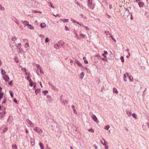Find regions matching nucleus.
<instances>
[{"label":"nucleus","instance_id":"nucleus-64","mask_svg":"<svg viewBox=\"0 0 149 149\" xmlns=\"http://www.w3.org/2000/svg\"><path fill=\"white\" fill-rule=\"evenodd\" d=\"M108 146H105V149H108Z\"/></svg>","mask_w":149,"mask_h":149},{"label":"nucleus","instance_id":"nucleus-39","mask_svg":"<svg viewBox=\"0 0 149 149\" xmlns=\"http://www.w3.org/2000/svg\"><path fill=\"white\" fill-rule=\"evenodd\" d=\"M49 41V39L48 38H47L45 40V42H48Z\"/></svg>","mask_w":149,"mask_h":149},{"label":"nucleus","instance_id":"nucleus-21","mask_svg":"<svg viewBox=\"0 0 149 149\" xmlns=\"http://www.w3.org/2000/svg\"><path fill=\"white\" fill-rule=\"evenodd\" d=\"M27 123L30 125H31L32 124V123L31 121L29 119H27L26 120Z\"/></svg>","mask_w":149,"mask_h":149},{"label":"nucleus","instance_id":"nucleus-53","mask_svg":"<svg viewBox=\"0 0 149 149\" xmlns=\"http://www.w3.org/2000/svg\"><path fill=\"white\" fill-rule=\"evenodd\" d=\"M71 20L73 23H75L76 22V21H75V20H74L72 18L71 19Z\"/></svg>","mask_w":149,"mask_h":149},{"label":"nucleus","instance_id":"nucleus-23","mask_svg":"<svg viewBox=\"0 0 149 149\" xmlns=\"http://www.w3.org/2000/svg\"><path fill=\"white\" fill-rule=\"evenodd\" d=\"M12 149H17V147L16 145H13L12 146Z\"/></svg>","mask_w":149,"mask_h":149},{"label":"nucleus","instance_id":"nucleus-12","mask_svg":"<svg viewBox=\"0 0 149 149\" xmlns=\"http://www.w3.org/2000/svg\"><path fill=\"white\" fill-rule=\"evenodd\" d=\"M84 72H82L80 75V78L81 79H82L83 78L84 76Z\"/></svg>","mask_w":149,"mask_h":149},{"label":"nucleus","instance_id":"nucleus-35","mask_svg":"<svg viewBox=\"0 0 149 149\" xmlns=\"http://www.w3.org/2000/svg\"><path fill=\"white\" fill-rule=\"evenodd\" d=\"M77 63V64L79 66H82V64L81 63H79V62L78 61V62Z\"/></svg>","mask_w":149,"mask_h":149},{"label":"nucleus","instance_id":"nucleus-4","mask_svg":"<svg viewBox=\"0 0 149 149\" xmlns=\"http://www.w3.org/2000/svg\"><path fill=\"white\" fill-rule=\"evenodd\" d=\"M130 14L129 10H125L123 16L125 18L126 17H128L130 15Z\"/></svg>","mask_w":149,"mask_h":149},{"label":"nucleus","instance_id":"nucleus-29","mask_svg":"<svg viewBox=\"0 0 149 149\" xmlns=\"http://www.w3.org/2000/svg\"><path fill=\"white\" fill-rule=\"evenodd\" d=\"M126 74H124V75H123L124 80L125 81H127V79H126Z\"/></svg>","mask_w":149,"mask_h":149},{"label":"nucleus","instance_id":"nucleus-33","mask_svg":"<svg viewBox=\"0 0 149 149\" xmlns=\"http://www.w3.org/2000/svg\"><path fill=\"white\" fill-rule=\"evenodd\" d=\"M120 59L121 60V61L122 62H124V58L122 56H121L120 57Z\"/></svg>","mask_w":149,"mask_h":149},{"label":"nucleus","instance_id":"nucleus-58","mask_svg":"<svg viewBox=\"0 0 149 149\" xmlns=\"http://www.w3.org/2000/svg\"><path fill=\"white\" fill-rule=\"evenodd\" d=\"M6 113V111H4V112H3L0 113V114H2V113H3L4 114Z\"/></svg>","mask_w":149,"mask_h":149},{"label":"nucleus","instance_id":"nucleus-31","mask_svg":"<svg viewBox=\"0 0 149 149\" xmlns=\"http://www.w3.org/2000/svg\"><path fill=\"white\" fill-rule=\"evenodd\" d=\"M132 117L136 119V115L135 113H133L132 114Z\"/></svg>","mask_w":149,"mask_h":149},{"label":"nucleus","instance_id":"nucleus-32","mask_svg":"<svg viewBox=\"0 0 149 149\" xmlns=\"http://www.w3.org/2000/svg\"><path fill=\"white\" fill-rule=\"evenodd\" d=\"M48 93V91L47 90H45V91H42V93L45 95H46V94L47 93Z\"/></svg>","mask_w":149,"mask_h":149},{"label":"nucleus","instance_id":"nucleus-20","mask_svg":"<svg viewBox=\"0 0 149 149\" xmlns=\"http://www.w3.org/2000/svg\"><path fill=\"white\" fill-rule=\"evenodd\" d=\"M128 77L130 80L132 82L133 81V77H132L130 75Z\"/></svg>","mask_w":149,"mask_h":149},{"label":"nucleus","instance_id":"nucleus-1","mask_svg":"<svg viewBox=\"0 0 149 149\" xmlns=\"http://www.w3.org/2000/svg\"><path fill=\"white\" fill-rule=\"evenodd\" d=\"M51 128L55 132H58L59 130V125L56 123H54L52 125Z\"/></svg>","mask_w":149,"mask_h":149},{"label":"nucleus","instance_id":"nucleus-49","mask_svg":"<svg viewBox=\"0 0 149 149\" xmlns=\"http://www.w3.org/2000/svg\"><path fill=\"white\" fill-rule=\"evenodd\" d=\"M36 66L37 67V68H40V65H38V64H36Z\"/></svg>","mask_w":149,"mask_h":149},{"label":"nucleus","instance_id":"nucleus-5","mask_svg":"<svg viewBox=\"0 0 149 149\" xmlns=\"http://www.w3.org/2000/svg\"><path fill=\"white\" fill-rule=\"evenodd\" d=\"M21 22L24 25V26H27L28 24H29V22L28 21H26L21 20Z\"/></svg>","mask_w":149,"mask_h":149},{"label":"nucleus","instance_id":"nucleus-36","mask_svg":"<svg viewBox=\"0 0 149 149\" xmlns=\"http://www.w3.org/2000/svg\"><path fill=\"white\" fill-rule=\"evenodd\" d=\"M84 27L86 28V30L88 31V30H90V29L88 28L87 26H84Z\"/></svg>","mask_w":149,"mask_h":149},{"label":"nucleus","instance_id":"nucleus-30","mask_svg":"<svg viewBox=\"0 0 149 149\" xmlns=\"http://www.w3.org/2000/svg\"><path fill=\"white\" fill-rule=\"evenodd\" d=\"M109 127H110V126L109 125H107L105 126L104 128H105V129L107 130H108L109 129Z\"/></svg>","mask_w":149,"mask_h":149},{"label":"nucleus","instance_id":"nucleus-55","mask_svg":"<svg viewBox=\"0 0 149 149\" xmlns=\"http://www.w3.org/2000/svg\"><path fill=\"white\" fill-rule=\"evenodd\" d=\"M1 90H2V88L1 87H0V95L1 94H2V91H1Z\"/></svg>","mask_w":149,"mask_h":149},{"label":"nucleus","instance_id":"nucleus-8","mask_svg":"<svg viewBox=\"0 0 149 149\" xmlns=\"http://www.w3.org/2000/svg\"><path fill=\"white\" fill-rule=\"evenodd\" d=\"M126 112L129 116H130L132 115V112L130 110H126Z\"/></svg>","mask_w":149,"mask_h":149},{"label":"nucleus","instance_id":"nucleus-40","mask_svg":"<svg viewBox=\"0 0 149 149\" xmlns=\"http://www.w3.org/2000/svg\"><path fill=\"white\" fill-rule=\"evenodd\" d=\"M8 130V128L7 127L5 128L3 130V132H5Z\"/></svg>","mask_w":149,"mask_h":149},{"label":"nucleus","instance_id":"nucleus-44","mask_svg":"<svg viewBox=\"0 0 149 149\" xmlns=\"http://www.w3.org/2000/svg\"><path fill=\"white\" fill-rule=\"evenodd\" d=\"M74 111V114H77V111H76L75 109H74L73 110Z\"/></svg>","mask_w":149,"mask_h":149},{"label":"nucleus","instance_id":"nucleus-7","mask_svg":"<svg viewBox=\"0 0 149 149\" xmlns=\"http://www.w3.org/2000/svg\"><path fill=\"white\" fill-rule=\"evenodd\" d=\"M92 119L95 122H97V117L95 115H93L91 116Z\"/></svg>","mask_w":149,"mask_h":149},{"label":"nucleus","instance_id":"nucleus-41","mask_svg":"<svg viewBox=\"0 0 149 149\" xmlns=\"http://www.w3.org/2000/svg\"><path fill=\"white\" fill-rule=\"evenodd\" d=\"M104 32L105 34H106L107 35H108L109 34V31H105Z\"/></svg>","mask_w":149,"mask_h":149},{"label":"nucleus","instance_id":"nucleus-19","mask_svg":"<svg viewBox=\"0 0 149 149\" xmlns=\"http://www.w3.org/2000/svg\"><path fill=\"white\" fill-rule=\"evenodd\" d=\"M113 92L114 93H115L116 94H117L118 93V91L116 88H115V87L113 88Z\"/></svg>","mask_w":149,"mask_h":149},{"label":"nucleus","instance_id":"nucleus-3","mask_svg":"<svg viewBox=\"0 0 149 149\" xmlns=\"http://www.w3.org/2000/svg\"><path fill=\"white\" fill-rule=\"evenodd\" d=\"M34 130L39 134H42L43 132V131L41 129H40V128L37 127H36L34 129Z\"/></svg>","mask_w":149,"mask_h":149},{"label":"nucleus","instance_id":"nucleus-25","mask_svg":"<svg viewBox=\"0 0 149 149\" xmlns=\"http://www.w3.org/2000/svg\"><path fill=\"white\" fill-rule=\"evenodd\" d=\"M32 13H41V12H40V11H37V10H33L32 11Z\"/></svg>","mask_w":149,"mask_h":149},{"label":"nucleus","instance_id":"nucleus-2","mask_svg":"<svg viewBox=\"0 0 149 149\" xmlns=\"http://www.w3.org/2000/svg\"><path fill=\"white\" fill-rule=\"evenodd\" d=\"M143 130L147 131L149 129V122H147L144 124L142 126Z\"/></svg>","mask_w":149,"mask_h":149},{"label":"nucleus","instance_id":"nucleus-57","mask_svg":"<svg viewBox=\"0 0 149 149\" xmlns=\"http://www.w3.org/2000/svg\"><path fill=\"white\" fill-rule=\"evenodd\" d=\"M12 83V81H10L8 83V84L9 85H11Z\"/></svg>","mask_w":149,"mask_h":149},{"label":"nucleus","instance_id":"nucleus-50","mask_svg":"<svg viewBox=\"0 0 149 149\" xmlns=\"http://www.w3.org/2000/svg\"><path fill=\"white\" fill-rule=\"evenodd\" d=\"M50 6L53 9H54V8L52 4L51 3H50Z\"/></svg>","mask_w":149,"mask_h":149},{"label":"nucleus","instance_id":"nucleus-24","mask_svg":"<svg viewBox=\"0 0 149 149\" xmlns=\"http://www.w3.org/2000/svg\"><path fill=\"white\" fill-rule=\"evenodd\" d=\"M80 36L83 38H84L86 36V35H85L81 33H80Z\"/></svg>","mask_w":149,"mask_h":149},{"label":"nucleus","instance_id":"nucleus-34","mask_svg":"<svg viewBox=\"0 0 149 149\" xmlns=\"http://www.w3.org/2000/svg\"><path fill=\"white\" fill-rule=\"evenodd\" d=\"M88 131H90L92 132H94V130L92 128H91L90 129H89L88 130Z\"/></svg>","mask_w":149,"mask_h":149},{"label":"nucleus","instance_id":"nucleus-17","mask_svg":"<svg viewBox=\"0 0 149 149\" xmlns=\"http://www.w3.org/2000/svg\"><path fill=\"white\" fill-rule=\"evenodd\" d=\"M108 53L107 51H104V53L102 54V55L104 57L106 58L107 56H106V55Z\"/></svg>","mask_w":149,"mask_h":149},{"label":"nucleus","instance_id":"nucleus-52","mask_svg":"<svg viewBox=\"0 0 149 149\" xmlns=\"http://www.w3.org/2000/svg\"><path fill=\"white\" fill-rule=\"evenodd\" d=\"M107 143V142H104V143H103V144H102L104 146H106V143Z\"/></svg>","mask_w":149,"mask_h":149},{"label":"nucleus","instance_id":"nucleus-42","mask_svg":"<svg viewBox=\"0 0 149 149\" xmlns=\"http://www.w3.org/2000/svg\"><path fill=\"white\" fill-rule=\"evenodd\" d=\"M65 28L66 31H69V30L67 26H65Z\"/></svg>","mask_w":149,"mask_h":149},{"label":"nucleus","instance_id":"nucleus-62","mask_svg":"<svg viewBox=\"0 0 149 149\" xmlns=\"http://www.w3.org/2000/svg\"><path fill=\"white\" fill-rule=\"evenodd\" d=\"M131 17H130V19H133V17H132V13L131 14Z\"/></svg>","mask_w":149,"mask_h":149},{"label":"nucleus","instance_id":"nucleus-38","mask_svg":"<svg viewBox=\"0 0 149 149\" xmlns=\"http://www.w3.org/2000/svg\"><path fill=\"white\" fill-rule=\"evenodd\" d=\"M52 88L53 90H54L55 89L56 86L53 85H51Z\"/></svg>","mask_w":149,"mask_h":149},{"label":"nucleus","instance_id":"nucleus-59","mask_svg":"<svg viewBox=\"0 0 149 149\" xmlns=\"http://www.w3.org/2000/svg\"><path fill=\"white\" fill-rule=\"evenodd\" d=\"M102 59L103 61H107L106 59L104 58H102Z\"/></svg>","mask_w":149,"mask_h":149},{"label":"nucleus","instance_id":"nucleus-18","mask_svg":"<svg viewBox=\"0 0 149 149\" xmlns=\"http://www.w3.org/2000/svg\"><path fill=\"white\" fill-rule=\"evenodd\" d=\"M1 74L2 75H4L6 74V72L4 70H3L2 69H1Z\"/></svg>","mask_w":149,"mask_h":149},{"label":"nucleus","instance_id":"nucleus-13","mask_svg":"<svg viewBox=\"0 0 149 149\" xmlns=\"http://www.w3.org/2000/svg\"><path fill=\"white\" fill-rule=\"evenodd\" d=\"M88 5L89 7H90L91 5L92 0H88Z\"/></svg>","mask_w":149,"mask_h":149},{"label":"nucleus","instance_id":"nucleus-46","mask_svg":"<svg viewBox=\"0 0 149 149\" xmlns=\"http://www.w3.org/2000/svg\"><path fill=\"white\" fill-rule=\"evenodd\" d=\"M6 99L4 98V100H3V101L2 102V104H4V103H5L6 102Z\"/></svg>","mask_w":149,"mask_h":149},{"label":"nucleus","instance_id":"nucleus-51","mask_svg":"<svg viewBox=\"0 0 149 149\" xmlns=\"http://www.w3.org/2000/svg\"><path fill=\"white\" fill-rule=\"evenodd\" d=\"M84 63L86 64H87L88 63V61L86 60H84Z\"/></svg>","mask_w":149,"mask_h":149},{"label":"nucleus","instance_id":"nucleus-45","mask_svg":"<svg viewBox=\"0 0 149 149\" xmlns=\"http://www.w3.org/2000/svg\"><path fill=\"white\" fill-rule=\"evenodd\" d=\"M13 102L16 103H17V101L16 99H14Z\"/></svg>","mask_w":149,"mask_h":149},{"label":"nucleus","instance_id":"nucleus-28","mask_svg":"<svg viewBox=\"0 0 149 149\" xmlns=\"http://www.w3.org/2000/svg\"><path fill=\"white\" fill-rule=\"evenodd\" d=\"M29 81V82H31V79L30 78V77L29 76H28L26 78Z\"/></svg>","mask_w":149,"mask_h":149},{"label":"nucleus","instance_id":"nucleus-10","mask_svg":"<svg viewBox=\"0 0 149 149\" xmlns=\"http://www.w3.org/2000/svg\"><path fill=\"white\" fill-rule=\"evenodd\" d=\"M61 21L64 23L65 22H68L69 21V19H61L59 21Z\"/></svg>","mask_w":149,"mask_h":149},{"label":"nucleus","instance_id":"nucleus-6","mask_svg":"<svg viewBox=\"0 0 149 149\" xmlns=\"http://www.w3.org/2000/svg\"><path fill=\"white\" fill-rule=\"evenodd\" d=\"M3 79L5 81H8V80L9 79V77L8 76L6 75H4L3 77Z\"/></svg>","mask_w":149,"mask_h":149},{"label":"nucleus","instance_id":"nucleus-11","mask_svg":"<svg viewBox=\"0 0 149 149\" xmlns=\"http://www.w3.org/2000/svg\"><path fill=\"white\" fill-rule=\"evenodd\" d=\"M27 26V28L31 30H33L34 29V27L31 25L28 24Z\"/></svg>","mask_w":149,"mask_h":149},{"label":"nucleus","instance_id":"nucleus-22","mask_svg":"<svg viewBox=\"0 0 149 149\" xmlns=\"http://www.w3.org/2000/svg\"><path fill=\"white\" fill-rule=\"evenodd\" d=\"M40 92V89H37L35 91V93L36 95H37Z\"/></svg>","mask_w":149,"mask_h":149},{"label":"nucleus","instance_id":"nucleus-60","mask_svg":"<svg viewBox=\"0 0 149 149\" xmlns=\"http://www.w3.org/2000/svg\"><path fill=\"white\" fill-rule=\"evenodd\" d=\"M48 84H49V86H51V85H52L50 82H48Z\"/></svg>","mask_w":149,"mask_h":149},{"label":"nucleus","instance_id":"nucleus-15","mask_svg":"<svg viewBox=\"0 0 149 149\" xmlns=\"http://www.w3.org/2000/svg\"><path fill=\"white\" fill-rule=\"evenodd\" d=\"M143 3L142 2H139L138 3V5L140 7H143Z\"/></svg>","mask_w":149,"mask_h":149},{"label":"nucleus","instance_id":"nucleus-9","mask_svg":"<svg viewBox=\"0 0 149 149\" xmlns=\"http://www.w3.org/2000/svg\"><path fill=\"white\" fill-rule=\"evenodd\" d=\"M31 146H33L34 145V139L33 138L31 139Z\"/></svg>","mask_w":149,"mask_h":149},{"label":"nucleus","instance_id":"nucleus-54","mask_svg":"<svg viewBox=\"0 0 149 149\" xmlns=\"http://www.w3.org/2000/svg\"><path fill=\"white\" fill-rule=\"evenodd\" d=\"M14 59L15 60V62H16L17 63H18L19 61H18L16 59V58H14Z\"/></svg>","mask_w":149,"mask_h":149},{"label":"nucleus","instance_id":"nucleus-47","mask_svg":"<svg viewBox=\"0 0 149 149\" xmlns=\"http://www.w3.org/2000/svg\"><path fill=\"white\" fill-rule=\"evenodd\" d=\"M81 15L82 16V17L83 19H86V17L85 16H84L82 14H81Z\"/></svg>","mask_w":149,"mask_h":149},{"label":"nucleus","instance_id":"nucleus-16","mask_svg":"<svg viewBox=\"0 0 149 149\" xmlns=\"http://www.w3.org/2000/svg\"><path fill=\"white\" fill-rule=\"evenodd\" d=\"M39 144L41 149H44V145L42 143L40 142Z\"/></svg>","mask_w":149,"mask_h":149},{"label":"nucleus","instance_id":"nucleus-63","mask_svg":"<svg viewBox=\"0 0 149 149\" xmlns=\"http://www.w3.org/2000/svg\"><path fill=\"white\" fill-rule=\"evenodd\" d=\"M71 107H72V109H73V110L74 109H74V105H72L71 106Z\"/></svg>","mask_w":149,"mask_h":149},{"label":"nucleus","instance_id":"nucleus-43","mask_svg":"<svg viewBox=\"0 0 149 149\" xmlns=\"http://www.w3.org/2000/svg\"><path fill=\"white\" fill-rule=\"evenodd\" d=\"M40 73H42V74H43V72L41 68V67L40 68Z\"/></svg>","mask_w":149,"mask_h":149},{"label":"nucleus","instance_id":"nucleus-37","mask_svg":"<svg viewBox=\"0 0 149 149\" xmlns=\"http://www.w3.org/2000/svg\"><path fill=\"white\" fill-rule=\"evenodd\" d=\"M110 37L115 42H116V39L114 38L113 37L111 36H110Z\"/></svg>","mask_w":149,"mask_h":149},{"label":"nucleus","instance_id":"nucleus-14","mask_svg":"<svg viewBox=\"0 0 149 149\" xmlns=\"http://www.w3.org/2000/svg\"><path fill=\"white\" fill-rule=\"evenodd\" d=\"M41 27L42 28H44L46 27V25L45 23H42L40 24Z\"/></svg>","mask_w":149,"mask_h":149},{"label":"nucleus","instance_id":"nucleus-27","mask_svg":"<svg viewBox=\"0 0 149 149\" xmlns=\"http://www.w3.org/2000/svg\"><path fill=\"white\" fill-rule=\"evenodd\" d=\"M9 93L11 96V97H13V93H12V92L11 91H9Z\"/></svg>","mask_w":149,"mask_h":149},{"label":"nucleus","instance_id":"nucleus-56","mask_svg":"<svg viewBox=\"0 0 149 149\" xmlns=\"http://www.w3.org/2000/svg\"><path fill=\"white\" fill-rule=\"evenodd\" d=\"M39 35L40 37H42L43 38L44 37V36L42 35V34Z\"/></svg>","mask_w":149,"mask_h":149},{"label":"nucleus","instance_id":"nucleus-26","mask_svg":"<svg viewBox=\"0 0 149 149\" xmlns=\"http://www.w3.org/2000/svg\"><path fill=\"white\" fill-rule=\"evenodd\" d=\"M16 40V38L15 36H13L12 37V40L13 41L15 42Z\"/></svg>","mask_w":149,"mask_h":149},{"label":"nucleus","instance_id":"nucleus-61","mask_svg":"<svg viewBox=\"0 0 149 149\" xmlns=\"http://www.w3.org/2000/svg\"><path fill=\"white\" fill-rule=\"evenodd\" d=\"M94 147L96 149H97V146H96V145H94Z\"/></svg>","mask_w":149,"mask_h":149},{"label":"nucleus","instance_id":"nucleus-48","mask_svg":"<svg viewBox=\"0 0 149 149\" xmlns=\"http://www.w3.org/2000/svg\"><path fill=\"white\" fill-rule=\"evenodd\" d=\"M30 83L29 84V85L31 86H33V82H30Z\"/></svg>","mask_w":149,"mask_h":149}]
</instances>
